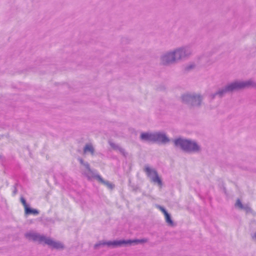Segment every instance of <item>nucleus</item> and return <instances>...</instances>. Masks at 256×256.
I'll return each instance as SVG.
<instances>
[{
    "label": "nucleus",
    "mask_w": 256,
    "mask_h": 256,
    "mask_svg": "<svg viewBox=\"0 0 256 256\" xmlns=\"http://www.w3.org/2000/svg\"><path fill=\"white\" fill-rule=\"evenodd\" d=\"M176 146H180L181 148L188 152H196L200 149L198 146L194 142L178 138L174 140Z\"/></svg>",
    "instance_id": "obj_1"
},
{
    "label": "nucleus",
    "mask_w": 256,
    "mask_h": 256,
    "mask_svg": "<svg viewBox=\"0 0 256 256\" xmlns=\"http://www.w3.org/2000/svg\"><path fill=\"white\" fill-rule=\"evenodd\" d=\"M140 138L142 140L150 142H158L166 143L169 141L166 136L162 133L156 132L154 134L142 133Z\"/></svg>",
    "instance_id": "obj_2"
},
{
    "label": "nucleus",
    "mask_w": 256,
    "mask_h": 256,
    "mask_svg": "<svg viewBox=\"0 0 256 256\" xmlns=\"http://www.w3.org/2000/svg\"><path fill=\"white\" fill-rule=\"evenodd\" d=\"M184 53V50L180 49L167 54L162 58L163 64H169L181 58L183 56Z\"/></svg>",
    "instance_id": "obj_3"
},
{
    "label": "nucleus",
    "mask_w": 256,
    "mask_h": 256,
    "mask_svg": "<svg viewBox=\"0 0 256 256\" xmlns=\"http://www.w3.org/2000/svg\"><path fill=\"white\" fill-rule=\"evenodd\" d=\"M253 84L251 81L246 82H234L228 86L225 89L226 91H232L236 90H239L250 86H252Z\"/></svg>",
    "instance_id": "obj_4"
},
{
    "label": "nucleus",
    "mask_w": 256,
    "mask_h": 256,
    "mask_svg": "<svg viewBox=\"0 0 256 256\" xmlns=\"http://www.w3.org/2000/svg\"><path fill=\"white\" fill-rule=\"evenodd\" d=\"M145 172L148 176L151 178L152 180L154 182H157L158 186L161 187L162 186V182L160 178L158 176L156 171L149 167L145 168Z\"/></svg>",
    "instance_id": "obj_5"
},
{
    "label": "nucleus",
    "mask_w": 256,
    "mask_h": 256,
    "mask_svg": "<svg viewBox=\"0 0 256 256\" xmlns=\"http://www.w3.org/2000/svg\"><path fill=\"white\" fill-rule=\"evenodd\" d=\"M45 244L48 245L52 248L58 250H62L65 248L64 245L62 242L54 240L50 237H48Z\"/></svg>",
    "instance_id": "obj_6"
},
{
    "label": "nucleus",
    "mask_w": 256,
    "mask_h": 256,
    "mask_svg": "<svg viewBox=\"0 0 256 256\" xmlns=\"http://www.w3.org/2000/svg\"><path fill=\"white\" fill-rule=\"evenodd\" d=\"M124 246H127L126 240H125L106 241V246L110 248H116Z\"/></svg>",
    "instance_id": "obj_7"
},
{
    "label": "nucleus",
    "mask_w": 256,
    "mask_h": 256,
    "mask_svg": "<svg viewBox=\"0 0 256 256\" xmlns=\"http://www.w3.org/2000/svg\"><path fill=\"white\" fill-rule=\"evenodd\" d=\"M47 238L48 236L37 232L33 242H38L39 244H45Z\"/></svg>",
    "instance_id": "obj_8"
},
{
    "label": "nucleus",
    "mask_w": 256,
    "mask_h": 256,
    "mask_svg": "<svg viewBox=\"0 0 256 256\" xmlns=\"http://www.w3.org/2000/svg\"><path fill=\"white\" fill-rule=\"evenodd\" d=\"M126 246H132L138 244H144L148 242L147 238L135 239V240H126Z\"/></svg>",
    "instance_id": "obj_9"
},
{
    "label": "nucleus",
    "mask_w": 256,
    "mask_h": 256,
    "mask_svg": "<svg viewBox=\"0 0 256 256\" xmlns=\"http://www.w3.org/2000/svg\"><path fill=\"white\" fill-rule=\"evenodd\" d=\"M160 210L164 216L165 220L167 224L170 226H174V222L171 218L170 214L166 210V209H160Z\"/></svg>",
    "instance_id": "obj_10"
},
{
    "label": "nucleus",
    "mask_w": 256,
    "mask_h": 256,
    "mask_svg": "<svg viewBox=\"0 0 256 256\" xmlns=\"http://www.w3.org/2000/svg\"><path fill=\"white\" fill-rule=\"evenodd\" d=\"M37 232L34 230L26 232L24 236L26 238L30 241H34Z\"/></svg>",
    "instance_id": "obj_11"
},
{
    "label": "nucleus",
    "mask_w": 256,
    "mask_h": 256,
    "mask_svg": "<svg viewBox=\"0 0 256 256\" xmlns=\"http://www.w3.org/2000/svg\"><path fill=\"white\" fill-rule=\"evenodd\" d=\"M106 246V241L104 240H100L94 245V249L98 250L100 248Z\"/></svg>",
    "instance_id": "obj_12"
},
{
    "label": "nucleus",
    "mask_w": 256,
    "mask_h": 256,
    "mask_svg": "<svg viewBox=\"0 0 256 256\" xmlns=\"http://www.w3.org/2000/svg\"><path fill=\"white\" fill-rule=\"evenodd\" d=\"M38 214V210L34 209H25V214L29 215V214H33L36 215Z\"/></svg>",
    "instance_id": "obj_13"
},
{
    "label": "nucleus",
    "mask_w": 256,
    "mask_h": 256,
    "mask_svg": "<svg viewBox=\"0 0 256 256\" xmlns=\"http://www.w3.org/2000/svg\"><path fill=\"white\" fill-rule=\"evenodd\" d=\"M84 152L86 153L88 152H90L92 154L94 153V150L92 146L90 144H86L84 147Z\"/></svg>",
    "instance_id": "obj_14"
},
{
    "label": "nucleus",
    "mask_w": 256,
    "mask_h": 256,
    "mask_svg": "<svg viewBox=\"0 0 256 256\" xmlns=\"http://www.w3.org/2000/svg\"><path fill=\"white\" fill-rule=\"evenodd\" d=\"M20 202L22 203L24 208H29L28 206L26 204V201L23 197H21L20 198Z\"/></svg>",
    "instance_id": "obj_15"
},
{
    "label": "nucleus",
    "mask_w": 256,
    "mask_h": 256,
    "mask_svg": "<svg viewBox=\"0 0 256 256\" xmlns=\"http://www.w3.org/2000/svg\"><path fill=\"white\" fill-rule=\"evenodd\" d=\"M96 177L99 182L104 184L106 181H104L100 176L98 175Z\"/></svg>",
    "instance_id": "obj_16"
},
{
    "label": "nucleus",
    "mask_w": 256,
    "mask_h": 256,
    "mask_svg": "<svg viewBox=\"0 0 256 256\" xmlns=\"http://www.w3.org/2000/svg\"><path fill=\"white\" fill-rule=\"evenodd\" d=\"M104 184L110 188H114V185L108 182H105Z\"/></svg>",
    "instance_id": "obj_17"
},
{
    "label": "nucleus",
    "mask_w": 256,
    "mask_h": 256,
    "mask_svg": "<svg viewBox=\"0 0 256 256\" xmlns=\"http://www.w3.org/2000/svg\"><path fill=\"white\" fill-rule=\"evenodd\" d=\"M236 206L238 207V208H242V205L239 200L236 202Z\"/></svg>",
    "instance_id": "obj_18"
},
{
    "label": "nucleus",
    "mask_w": 256,
    "mask_h": 256,
    "mask_svg": "<svg viewBox=\"0 0 256 256\" xmlns=\"http://www.w3.org/2000/svg\"><path fill=\"white\" fill-rule=\"evenodd\" d=\"M192 100H196V99H198V102H200V100H201V98H200V96H194L192 97Z\"/></svg>",
    "instance_id": "obj_19"
},
{
    "label": "nucleus",
    "mask_w": 256,
    "mask_h": 256,
    "mask_svg": "<svg viewBox=\"0 0 256 256\" xmlns=\"http://www.w3.org/2000/svg\"><path fill=\"white\" fill-rule=\"evenodd\" d=\"M252 237L254 240H256V232L252 234Z\"/></svg>",
    "instance_id": "obj_20"
},
{
    "label": "nucleus",
    "mask_w": 256,
    "mask_h": 256,
    "mask_svg": "<svg viewBox=\"0 0 256 256\" xmlns=\"http://www.w3.org/2000/svg\"><path fill=\"white\" fill-rule=\"evenodd\" d=\"M246 213L247 214H252V209H246Z\"/></svg>",
    "instance_id": "obj_21"
},
{
    "label": "nucleus",
    "mask_w": 256,
    "mask_h": 256,
    "mask_svg": "<svg viewBox=\"0 0 256 256\" xmlns=\"http://www.w3.org/2000/svg\"><path fill=\"white\" fill-rule=\"evenodd\" d=\"M86 168H88V170L89 171H90V166H89L88 164H86Z\"/></svg>",
    "instance_id": "obj_22"
},
{
    "label": "nucleus",
    "mask_w": 256,
    "mask_h": 256,
    "mask_svg": "<svg viewBox=\"0 0 256 256\" xmlns=\"http://www.w3.org/2000/svg\"><path fill=\"white\" fill-rule=\"evenodd\" d=\"M80 162L81 163H82V162H83L82 160H81V159L80 160Z\"/></svg>",
    "instance_id": "obj_23"
}]
</instances>
